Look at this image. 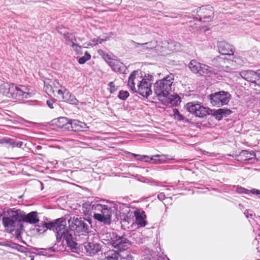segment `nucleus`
I'll return each mask as SVG.
<instances>
[{"instance_id":"1","label":"nucleus","mask_w":260,"mask_h":260,"mask_svg":"<svg viewBox=\"0 0 260 260\" xmlns=\"http://www.w3.org/2000/svg\"><path fill=\"white\" fill-rule=\"evenodd\" d=\"M153 80L152 75L143 76L138 71H134L128 78L127 85L134 92H137L143 97L147 98L152 94L151 82Z\"/></svg>"},{"instance_id":"2","label":"nucleus","mask_w":260,"mask_h":260,"mask_svg":"<svg viewBox=\"0 0 260 260\" xmlns=\"http://www.w3.org/2000/svg\"><path fill=\"white\" fill-rule=\"evenodd\" d=\"M66 221L62 218H59L50 224V229L56 231L57 243L63 238L66 242L68 246L72 250L76 249L77 243L73 240V235L71 231L66 229Z\"/></svg>"},{"instance_id":"3","label":"nucleus","mask_w":260,"mask_h":260,"mask_svg":"<svg viewBox=\"0 0 260 260\" xmlns=\"http://www.w3.org/2000/svg\"><path fill=\"white\" fill-rule=\"evenodd\" d=\"M0 92L8 98L19 100L29 98L33 94L32 92H29V89L24 86H16L8 83L4 84L0 86Z\"/></svg>"},{"instance_id":"4","label":"nucleus","mask_w":260,"mask_h":260,"mask_svg":"<svg viewBox=\"0 0 260 260\" xmlns=\"http://www.w3.org/2000/svg\"><path fill=\"white\" fill-rule=\"evenodd\" d=\"M174 80V75L170 74L154 84V92L159 100L163 101L171 93Z\"/></svg>"},{"instance_id":"5","label":"nucleus","mask_w":260,"mask_h":260,"mask_svg":"<svg viewBox=\"0 0 260 260\" xmlns=\"http://www.w3.org/2000/svg\"><path fill=\"white\" fill-rule=\"evenodd\" d=\"M114 207L110 203L103 204L97 203L94 207L93 218L105 224H110L112 220V215L114 211Z\"/></svg>"},{"instance_id":"6","label":"nucleus","mask_w":260,"mask_h":260,"mask_svg":"<svg viewBox=\"0 0 260 260\" xmlns=\"http://www.w3.org/2000/svg\"><path fill=\"white\" fill-rule=\"evenodd\" d=\"M9 217L3 218V224L6 230L9 232L19 231L22 228L19 210H10L8 211Z\"/></svg>"},{"instance_id":"7","label":"nucleus","mask_w":260,"mask_h":260,"mask_svg":"<svg viewBox=\"0 0 260 260\" xmlns=\"http://www.w3.org/2000/svg\"><path fill=\"white\" fill-rule=\"evenodd\" d=\"M186 109L190 113L199 117H204L212 114V110L205 107L200 103H188L186 105Z\"/></svg>"},{"instance_id":"8","label":"nucleus","mask_w":260,"mask_h":260,"mask_svg":"<svg viewBox=\"0 0 260 260\" xmlns=\"http://www.w3.org/2000/svg\"><path fill=\"white\" fill-rule=\"evenodd\" d=\"M210 103L213 106L220 107L226 105L231 99V94L228 92L221 91L209 95Z\"/></svg>"},{"instance_id":"9","label":"nucleus","mask_w":260,"mask_h":260,"mask_svg":"<svg viewBox=\"0 0 260 260\" xmlns=\"http://www.w3.org/2000/svg\"><path fill=\"white\" fill-rule=\"evenodd\" d=\"M69 223L70 225L74 228L77 232L81 235H86L89 232L91 223H87L84 218L74 217L69 221Z\"/></svg>"},{"instance_id":"10","label":"nucleus","mask_w":260,"mask_h":260,"mask_svg":"<svg viewBox=\"0 0 260 260\" xmlns=\"http://www.w3.org/2000/svg\"><path fill=\"white\" fill-rule=\"evenodd\" d=\"M111 244L114 248L121 251L127 248L130 242L124 236H115L111 238Z\"/></svg>"},{"instance_id":"11","label":"nucleus","mask_w":260,"mask_h":260,"mask_svg":"<svg viewBox=\"0 0 260 260\" xmlns=\"http://www.w3.org/2000/svg\"><path fill=\"white\" fill-rule=\"evenodd\" d=\"M201 21H210L213 18V12L212 7L210 6L202 7L198 12Z\"/></svg>"},{"instance_id":"12","label":"nucleus","mask_w":260,"mask_h":260,"mask_svg":"<svg viewBox=\"0 0 260 260\" xmlns=\"http://www.w3.org/2000/svg\"><path fill=\"white\" fill-rule=\"evenodd\" d=\"M19 214L20 216L19 220H21V221L34 224L38 222L39 221L37 212L36 211H32L27 214H25L24 212L19 210Z\"/></svg>"},{"instance_id":"13","label":"nucleus","mask_w":260,"mask_h":260,"mask_svg":"<svg viewBox=\"0 0 260 260\" xmlns=\"http://www.w3.org/2000/svg\"><path fill=\"white\" fill-rule=\"evenodd\" d=\"M61 85L57 81H49L48 83L45 82L44 89L46 92L50 96H56V92Z\"/></svg>"},{"instance_id":"14","label":"nucleus","mask_w":260,"mask_h":260,"mask_svg":"<svg viewBox=\"0 0 260 260\" xmlns=\"http://www.w3.org/2000/svg\"><path fill=\"white\" fill-rule=\"evenodd\" d=\"M86 127V124L84 122L76 120H71L70 124H68L67 130L75 132L83 131Z\"/></svg>"},{"instance_id":"15","label":"nucleus","mask_w":260,"mask_h":260,"mask_svg":"<svg viewBox=\"0 0 260 260\" xmlns=\"http://www.w3.org/2000/svg\"><path fill=\"white\" fill-rule=\"evenodd\" d=\"M218 48L219 52L221 55L231 56L234 54L232 47L224 41L219 42L218 43Z\"/></svg>"},{"instance_id":"16","label":"nucleus","mask_w":260,"mask_h":260,"mask_svg":"<svg viewBox=\"0 0 260 260\" xmlns=\"http://www.w3.org/2000/svg\"><path fill=\"white\" fill-rule=\"evenodd\" d=\"M96 202L93 203L87 201L82 204V213L85 215H90L93 216L94 207L96 205Z\"/></svg>"},{"instance_id":"17","label":"nucleus","mask_w":260,"mask_h":260,"mask_svg":"<svg viewBox=\"0 0 260 260\" xmlns=\"http://www.w3.org/2000/svg\"><path fill=\"white\" fill-rule=\"evenodd\" d=\"M136 223L140 226H144L146 224L145 220L146 216L144 211L137 210L134 212Z\"/></svg>"},{"instance_id":"18","label":"nucleus","mask_w":260,"mask_h":260,"mask_svg":"<svg viewBox=\"0 0 260 260\" xmlns=\"http://www.w3.org/2000/svg\"><path fill=\"white\" fill-rule=\"evenodd\" d=\"M240 75L246 80L257 84L256 72L252 71H245L241 72Z\"/></svg>"},{"instance_id":"19","label":"nucleus","mask_w":260,"mask_h":260,"mask_svg":"<svg viewBox=\"0 0 260 260\" xmlns=\"http://www.w3.org/2000/svg\"><path fill=\"white\" fill-rule=\"evenodd\" d=\"M109 64L112 69L116 72L122 73L124 68L123 63L116 59L109 61Z\"/></svg>"},{"instance_id":"20","label":"nucleus","mask_w":260,"mask_h":260,"mask_svg":"<svg viewBox=\"0 0 260 260\" xmlns=\"http://www.w3.org/2000/svg\"><path fill=\"white\" fill-rule=\"evenodd\" d=\"M226 59V58L225 56H224V55H220V56L215 57L212 60V64L216 67L222 68L223 69V67H227V66L224 65Z\"/></svg>"},{"instance_id":"21","label":"nucleus","mask_w":260,"mask_h":260,"mask_svg":"<svg viewBox=\"0 0 260 260\" xmlns=\"http://www.w3.org/2000/svg\"><path fill=\"white\" fill-rule=\"evenodd\" d=\"M84 246L87 253L90 255L94 254L99 250V246L91 242H85Z\"/></svg>"},{"instance_id":"22","label":"nucleus","mask_w":260,"mask_h":260,"mask_svg":"<svg viewBox=\"0 0 260 260\" xmlns=\"http://www.w3.org/2000/svg\"><path fill=\"white\" fill-rule=\"evenodd\" d=\"M137 47H142V50H150L153 48H155L157 45V42L151 41L150 42L145 43H136Z\"/></svg>"},{"instance_id":"23","label":"nucleus","mask_w":260,"mask_h":260,"mask_svg":"<svg viewBox=\"0 0 260 260\" xmlns=\"http://www.w3.org/2000/svg\"><path fill=\"white\" fill-rule=\"evenodd\" d=\"M165 160V156L162 155H155L151 157V158H149L148 157V158H144L143 161L145 162H150L152 161V163L154 164H161L164 162Z\"/></svg>"},{"instance_id":"24","label":"nucleus","mask_w":260,"mask_h":260,"mask_svg":"<svg viewBox=\"0 0 260 260\" xmlns=\"http://www.w3.org/2000/svg\"><path fill=\"white\" fill-rule=\"evenodd\" d=\"M67 93H69V91L61 85V87L57 90L55 96L60 101H64L66 99V96Z\"/></svg>"},{"instance_id":"25","label":"nucleus","mask_w":260,"mask_h":260,"mask_svg":"<svg viewBox=\"0 0 260 260\" xmlns=\"http://www.w3.org/2000/svg\"><path fill=\"white\" fill-rule=\"evenodd\" d=\"M189 68L193 73L199 74L201 69V63L196 60H192L189 63Z\"/></svg>"},{"instance_id":"26","label":"nucleus","mask_w":260,"mask_h":260,"mask_svg":"<svg viewBox=\"0 0 260 260\" xmlns=\"http://www.w3.org/2000/svg\"><path fill=\"white\" fill-rule=\"evenodd\" d=\"M70 120L66 117H61L59 118L57 121V125L60 128L67 129L68 124H70Z\"/></svg>"},{"instance_id":"27","label":"nucleus","mask_w":260,"mask_h":260,"mask_svg":"<svg viewBox=\"0 0 260 260\" xmlns=\"http://www.w3.org/2000/svg\"><path fill=\"white\" fill-rule=\"evenodd\" d=\"M105 260H118L119 253L116 251H109L105 254Z\"/></svg>"},{"instance_id":"28","label":"nucleus","mask_w":260,"mask_h":260,"mask_svg":"<svg viewBox=\"0 0 260 260\" xmlns=\"http://www.w3.org/2000/svg\"><path fill=\"white\" fill-rule=\"evenodd\" d=\"M224 65L227 67H223V70L227 72H230L231 70L234 69L236 67V64L233 60L226 58L225 61Z\"/></svg>"},{"instance_id":"29","label":"nucleus","mask_w":260,"mask_h":260,"mask_svg":"<svg viewBox=\"0 0 260 260\" xmlns=\"http://www.w3.org/2000/svg\"><path fill=\"white\" fill-rule=\"evenodd\" d=\"M212 71V68L209 67L205 64L201 63V69H200V72L199 74L200 75H208Z\"/></svg>"},{"instance_id":"30","label":"nucleus","mask_w":260,"mask_h":260,"mask_svg":"<svg viewBox=\"0 0 260 260\" xmlns=\"http://www.w3.org/2000/svg\"><path fill=\"white\" fill-rule=\"evenodd\" d=\"M66 99L63 101L68 102L70 104L74 105H78L79 101L77 100L75 96L71 94L69 92L67 93L66 96Z\"/></svg>"},{"instance_id":"31","label":"nucleus","mask_w":260,"mask_h":260,"mask_svg":"<svg viewBox=\"0 0 260 260\" xmlns=\"http://www.w3.org/2000/svg\"><path fill=\"white\" fill-rule=\"evenodd\" d=\"M63 36L68 43L71 44V45L73 43H74V41H76L75 36L72 34L67 33L64 34Z\"/></svg>"},{"instance_id":"32","label":"nucleus","mask_w":260,"mask_h":260,"mask_svg":"<svg viewBox=\"0 0 260 260\" xmlns=\"http://www.w3.org/2000/svg\"><path fill=\"white\" fill-rule=\"evenodd\" d=\"M91 58L90 55L87 52H86L84 56L79 58L78 60V62L80 64H83L87 60H89Z\"/></svg>"},{"instance_id":"33","label":"nucleus","mask_w":260,"mask_h":260,"mask_svg":"<svg viewBox=\"0 0 260 260\" xmlns=\"http://www.w3.org/2000/svg\"><path fill=\"white\" fill-rule=\"evenodd\" d=\"M252 155L253 154L251 153L247 150H243L240 154V156L241 157L244 158V160L251 158L252 157Z\"/></svg>"},{"instance_id":"34","label":"nucleus","mask_w":260,"mask_h":260,"mask_svg":"<svg viewBox=\"0 0 260 260\" xmlns=\"http://www.w3.org/2000/svg\"><path fill=\"white\" fill-rule=\"evenodd\" d=\"M6 143H9L10 145H11L12 147H18L20 148L22 145V142H15L12 140H6Z\"/></svg>"},{"instance_id":"35","label":"nucleus","mask_w":260,"mask_h":260,"mask_svg":"<svg viewBox=\"0 0 260 260\" xmlns=\"http://www.w3.org/2000/svg\"><path fill=\"white\" fill-rule=\"evenodd\" d=\"M99 52L100 54L102 56L104 59L109 64V62L110 60H112L113 59H112L110 56L106 52L102 50H99Z\"/></svg>"},{"instance_id":"36","label":"nucleus","mask_w":260,"mask_h":260,"mask_svg":"<svg viewBox=\"0 0 260 260\" xmlns=\"http://www.w3.org/2000/svg\"><path fill=\"white\" fill-rule=\"evenodd\" d=\"M129 95V93L126 91L121 90L119 92L118 97L123 100H125Z\"/></svg>"},{"instance_id":"37","label":"nucleus","mask_w":260,"mask_h":260,"mask_svg":"<svg viewBox=\"0 0 260 260\" xmlns=\"http://www.w3.org/2000/svg\"><path fill=\"white\" fill-rule=\"evenodd\" d=\"M221 111H222V110H219V109L215 110H212V114H211L214 115L216 117V119L220 120L222 118V116L220 115Z\"/></svg>"},{"instance_id":"38","label":"nucleus","mask_w":260,"mask_h":260,"mask_svg":"<svg viewBox=\"0 0 260 260\" xmlns=\"http://www.w3.org/2000/svg\"><path fill=\"white\" fill-rule=\"evenodd\" d=\"M109 85L110 87V92L111 93H113L117 89V86L115 85L113 82H110Z\"/></svg>"},{"instance_id":"39","label":"nucleus","mask_w":260,"mask_h":260,"mask_svg":"<svg viewBox=\"0 0 260 260\" xmlns=\"http://www.w3.org/2000/svg\"><path fill=\"white\" fill-rule=\"evenodd\" d=\"M237 191H238V192L240 193H246V194H248V193H249V192H250V190H249L247 189H245L244 188H243L242 187H238Z\"/></svg>"},{"instance_id":"40","label":"nucleus","mask_w":260,"mask_h":260,"mask_svg":"<svg viewBox=\"0 0 260 260\" xmlns=\"http://www.w3.org/2000/svg\"><path fill=\"white\" fill-rule=\"evenodd\" d=\"M130 154L133 156L134 157H136L137 156H139V157L137 158L138 160H142V161H143L144 158H148V156H147V155H142V156H140L139 155H137V154H134V153H130Z\"/></svg>"},{"instance_id":"41","label":"nucleus","mask_w":260,"mask_h":260,"mask_svg":"<svg viewBox=\"0 0 260 260\" xmlns=\"http://www.w3.org/2000/svg\"><path fill=\"white\" fill-rule=\"evenodd\" d=\"M250 192L251 193L257 195L259 198H260V190H259L257 189L254 188V189L250 190Z\"/></svg>"},{"instance_id":"42","label":"nucleus","mask_w":260,"mask_h":260,"mask_svg":"<svg viewBox=\"0 0 260 260\" xmlns=\"http://www.w3.org/2000/svg\"><path fill=\"white\" fill-rule=\"evenodd\" d=\"M71 46L75 51H78L81 48V46H79L77 44H75V43H73V44H71Z\"/></svg>"},{"instance_id":"43","label":"nucleus","mask_w":260,"mask_h":260,"mask_svg":"<svg viewBox=\"0 0 260 260\" xmlns=\"http://www.w3.org/2000/svg\"><path fill=\"white\" fill-rule=\"evenodd\" d=\"M55 104V102L52 100H48L47 101V104L49 107L51 109H53L54 108L53 104Z\"/></svg>"},{"instance_id":"44","label":"nucleus","mask_w":260,"mask_h":260,"mask_svg":"<svg viewBox=\"0 0 260 260\" xmlns=\"http://www.w3.org/2000/svg\"><path fill=\"white\" fill-rule=\"evenodd\" d=\"M257 84L260 85V70L256 72Z\"/></svg>"},{"instance_id":"45","label":"nucleus","mask_w":260,"mask_h":260,"mask_svg":"<svg viewBox=\"0 0 260 260\" xmlns=\"http://www.w3.org/2000/svg\"><path fill=\"white\" fill-rule=\"evenodd\" d=\"M157 198L159 200L162 201L165 198V195L164 193L161 192L158 194Z\"/></svg>"},{"instance_id":"46","label":"nucleus","mask_w":260,"mask_h":260,"mask_svg":"<svg viewBox=\"0 0 260 260\" xmlns=\"http://www.w3.org/2000/svg\"><path fill=\"white\" fill-rule=\"evenodd\" d=\"M244 214L245 215H246V216L248 218L249 217H251L252 216V214L251 213V211H249V210H246L245 212H244Z\"/></svg>"},{"instance_id":"47","label":"nucleus","mask_w":260,"mask_h":260,"mask_svg":"<svg viewBox=\"0 0 260 260\" xmlns=\"http://www.w3.org/2000/svg\"><path fill=\"white\" fill-rule=\"evenodd\" d=\"M219 110H222V111H221V113H220V115H221L222 116V115H223V114H226V113H230V112H231V111H230V110H225L223 109H219Z\"/></svg>"},{"instance_id":"48","label":"nucleus","mask_w":260,"mask_h":260,"mask_svg":"<svg viewBox=\"0 0 260 260\" xmlns=\"http://www.w3.org/2000/svg\"><path fill=\"white\" fill-rule=\"evenodd\" d=\"M126 259L127 260H132V256L131 255H127Z\"/></svg>"},{"instance_id":"49","label":"nucleus","mask_w":260,"mask_h":260,"mask_svg":"<svg viewBox=\"0 0 260 260\" xmlns=\"http://www.w3.org/2000/svg\"><path fill=\"white\" fill-rule=\"evenodd\" d=\"M106 40H104L103 39H98V41L99 43H102V42L105 41Z\"/></svg>"},{"instance_id":"50","label":"nucleus","mask_w":260,"mask_h":260,"mask_svg":"<svg viewBox=\"0 0 260 260\" xmlns=\"http://www.w3.org/2000/svg\"><path fill=\"white\" fill-rule=\"evenodd\" d=\"M92 41H93V42H94L95 44H98V43H99L98 39V40H95V39H93V40H92Z\"/></svg>"},{"instance_id":"51","label":"nucleus","mask_w":260,"mask_h":260,"mask_svg":"<svg viewBox=\"0 0 260 260\" xmlns=\"http://www.w3.org/2000/svg\"><path fill=\"white\" fill-rule=\"evenodd\" d=\"M58 251H63V248H59V249L57 250Z\"/></svg>"},{"instance_id":"52","label":"nucleus","mask_w":260,"mask_h":260,"mask_svg":"<svg viewBox=\"0 0 260 260\" xmlns=\"http://www.w3.org/2000/svg\"><path fill=\"white\" fill-rule=\"evenodd\" d=\"M4 141L3 140H0V144L3 143Z\"/></svg>"},{"instance_id":"53","label":"nucleus","mask_w":260,"mask_h":260,"mask_svg":"<svg viewBox=\"0 0 260 260\" xmlns=\"http://www.w3.org/2000/svg\"><path fill=\"white\" fill-rule=\"evenodd\" d=\"M171 50H173H173H176V49H171Z\"/></svg>"},{"instance_id":"54","label":"nucleus","mask_w":260,"mask_h":260,"mask_svg":"<svg viewBox=\"0 0 260 260\" xmlns=\"http://www.w3.org/2000/svg\"><path fill=\"white\" fill-rule=\"evenodd\" d=\"M172 44H170V46H172ZM170 48H171V46H170Z\"/></svg>"}]
</instances>
